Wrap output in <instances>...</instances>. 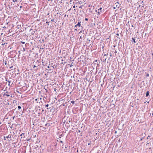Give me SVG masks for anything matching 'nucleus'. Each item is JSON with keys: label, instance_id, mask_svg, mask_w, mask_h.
<instances>
[{"label": "nucleus", "instance_id": "1", "mask_svg": "<svg viewBox=\"0 0 153 153\" xmlns=\"http://www.w3.org/2000/svg\"><path fill=\"white\" fill-rule=\"evenodd\" d=\"M10 18L11 19L10 20V27L11 29H10V41H11L13 39L11 38L12 37H14L15 39L17 37V34L16 33H12V30L13 29L15 30L14 27H16V25L17 22V21L16 20L15 17H14L12 19V17H11Z\"/></svg>", "mask_w": 153, "mask_h": 153}, {"label": "nucleus", "instance_id": "2", "mask_svg": "<svg viewBox=\"0 0 153 153\" xmlns=\"http://www.w3.org/2000/svg\"><path fill=\"white\" fill-rule=\"evenodd\" d=\"M14 42L12 43V44L13 45L14 44L15 46L13 47H10V50H10V57H11L12 56L14 57V56L16 54V43H14Z\"/></svg>", "mask_w": 153, "mask_h": 153}, {"label": "nucleus", "instance_id": "3", "mask_svg": "<svg viewBox=\"0 0 153 153\" xmlns=\"http://www.w3.org/2000/svg\"><path fill=\"white\" fill-rule=\"evenodd\" d=\"M17 138V136L15 134L13 130H10V141H16Z\"/></svg>", "mask_w": 153, "mask_h": 153}, {"label": "nucleus", "instance_id": "4", "mask_svg": "<svg viewBox=\"0 0 153 153\" xmlns=\"http://www.w3.org/2000/svg\"><path fill=\"white\" fill-rule=\"evenodd\" d=\"M16 102L17 101L16 100H12V99H10V102H12V104L13 103V104H12V105H14V107H12L11 108H10V109H12V110L10 111V114L11 113L13 114V110L15 109L16 108L15 107L17 106V104H15Z\"/></svg>", "mask_w": 153, "mask_h": 153}, {"label": "nucleus", "instance_id": "5", "mask_svg": "<svg viewBox=\"0 0 153 153\" xmlns=\"http://www.w3.org/2000/svg\"><path fill=\"white\" fill-rule=\"evenodd\" d=\"M16 78L15 77V79L14 78L11 77V76L10 77V84L12 83L11 85H10V87H14L15 86L16 84L15 83L16 81Z\"/></svg>", "mask_w": 153, "mask_h": 153}, {"label": "nucleus", "instance_id": "6", "mask_svg": "<svg viewBox=\"0 0 153 153\" xmlns=\"http://www.w3.org/2000/svg\"><path fill=\"white\" fill-rule=\"evenodd\" d=\"M15 70L16 69H10V74L11 75V77L13 78L14 79L16 76Z\"/></svg>", "mask_w": 153, "mask_h": 153}, {"label": "nucleus", "instance_id": "7", "mask_svg": "<svg viewBox=\"0 0 153 153\" xmlns=\"http://www.w3.org/2000/svg\"><path fill=\"white\" fill-rule=\"evenodd\" d=\"M81 22H78L77 24L75 25L74 26V27H75L76 28L78 29V30H79V27H81L82 28H83V27L82 26H81Z\"/></svg>", "mask_w": 153, "mask_h": 153}, {"label": "nucleus", "instance_id": "8", "mask_svg": "<svg viewBox=\"0 0 153 153\" xmlns=\"http://www.w3.org/2000/svg\"><path fill=\"white\" fill-rule=\"evenodd\" d=\"M26 150L25 148H21L19 150L18 153H25Z\"/></svg>", "mask_w": 153, "mask_h": 153}, {"label": "nucleus", "instance_id": "9", "mask_svg": "<svg viewBox=\"0 0 153 153\" xmlns=\"http://www.w3.org/2000/svg\"><path fill=\"white\" fill-rule=\"evenodd\" d=\"M16 69V66L14 65L11 66H10V69Z\"/></svg>", "mask_w": 153, "mask_h": 153}, {"label": "nucleus", "instance_id": "10", "mask_svg": "<svg viewBox=\"0 0 153 153\" xmlns=\"http://www.w3.org/2000/svg\"><path fill=\"white\" fill-rule=\"evenodd\" d=\"M12 152V153H16V150L14 149V150H13V149H10V153Z\"/></svg>", "mask_w": 153, "mask_h": 153}, {"label": "nucleus", "instance_id": "11", "mask_svg": "<svg viewBox=\"0 0 153 153\" xmlns=\"http://www.w3.org/2000/svg\"><path fill=\"white\" fill-rule=\"evenodd\" d=\"M15 143H16V141L15 142H14V143H12V146H11V148L10 149H12V148L15 147V146L14 145Z\"/></svg>", "mask_w": 153, "mask_h": 153}, {"label": "nucleus", "instance_id": "12", "mask_svg": "<svg viewBox=\"0 0 153 153\" xmlns=\"http://www.w3.org/2000/svg\"><path fill=\"white\" fill-rule=\"evenodd\" d=\"M149 95V91H147L146 94V97H147Z\"/></svg>", "mask_w": 153, "mask_h": 153}, {"label": "nucleus", "instance_id": "13", "mask_svg": "<svg viewBox=\"0 0 153 153\" xmlns=\"http://www.w3.org/2000/svg\"><path fill=\"white\" fill-rule=\"evenodd\" d=\"M51 22H55V23L56 22V19H53L51 20Z\"/></svg>", "mask_w": 153, "mask_h": 153}, {"label": "nucleus", "instance_id": "14", "mask_svg": "<svg viewBox=\"0 0 153 153\" xmlns=\"http://www.w3.org/2000/svg\"><path fill=\"white\" fill-rule=\"evenodd\" d=\"M131 41H132V42H134V43H135L136 42V41H135V39L134 38H133L132 39V40H131Z\"/></svg>", "mask_w": 153, "mask_h": 153}, {"label": "nucleus", "instance_id": "15", "mask_svg": "<svg viewBox=\"0 0 153 153\" xmlns=\"http://www.w3.org/2000/svg\"><path fill=\"white\" fill-rule=\"evenodd\" d=\"M14 62V60L13 58H11V59H10V62H13H13Z\"/></svg>", "mask_w": 153, "mask_h": 153}, {"label": "nucleus", "instance_id": "16", "mask_svg": "<svg viewBox=\"0 0 153 153\" xmlns=\"http://www.w3.org/2000/svg\"><path fill=\"white\" fill-rule=\"evenodd\" d=\"M63 135H64L62 134H60L59 136V138H61L63 136Z\"/></svg>", "mask_w": 153, "mask_h": 153}, {"label": "nucleus", "instance_id": "17", "mask_svg": "<svg viewBox=\"0 0 153 153\" xmlns=\"http://www.w3.org/2000/svg\"><path fill=\"white\" fill-rule=\"evenodd\" d=\"M39 65H38L37 66H36V65H34L33 67V68H35V67H37V66H38Z\"/></svg>", "mask_w": 153, "mask_h": 153}, {"label": "nucleus", "instance_id": "18", "mask_svg": "<svg viewBox=\"0 0 153 153\" xmlns=\"http://www.w3.org/2000/svg\"><path fill=\"white\" fill-rule=\"evenodd\" d=\"M112 7H113V8L114 9H115L116 7H116V6H115L114 5H113V6H112Z\"/></svg>", "mask_w": 153, "mask_h": 153}, {"label": "nucleus", "instance_id": "19", "mask_svg": "<svg viewBox=\"0 0 153 153\" xmlns=\"http://www.w3.org/2000/svg\"><path fill=\"white\" fill-rule=\"evenodd\" d=\"M71 102L72 103V104H75V101H71Z\"/></svg>", "mask_w": 153, "mask_h": 153}, {"label": "nucleus", "instance_id": "20", "mask_svg": "<svg viewBox=\"0 0 153 153\" xmlns=\"http://www.w3.org/2000/svg\"><path fill=\"white\" fill-rule=\"evenodd\" d=\"M35 31H33L32 32H31V34L32 35H33L34 34V33H35Z\"/></svg>", "mask_w": 153, "mask_h": 153}, {"label": "nucleus", "instance_id": "21", "mask_svg": "<svg viewBox=\"0 0 153 153\" xmlns=\"http://www.w3.org/2000/svg\"><path fill=\"white\" fill-rule=\"evenodd\" d=\"M14 94H13V95H12L11 94V95H10V97H12V98H13V97H14Z\"/></svg>", "mask_w": 153, "mask_h": 153}, {"label": "nucleus", "instance_id": "22", "mask_svg": "<svg viewBox=\"0 0 153 153\" xmlns=\"http://www.w3.org/2000/svg\"><path fill=\"white\" fill-rule=\"evenodd\" d=\"M21 108V106H18V108L19 109H20Z\"/></svg>", "mask_w": 153, "mask_h": 153}, {"label": "nucleus", "instance_id": "23", "mask_svg": "<svg viewBox=\"0 0 153 153\" xmlns=\"http://www.w3.org/2000/svg\"><path fill=\"white\" fill-rule=\"evenodd\" d=\"M18 0H10V1H13V2H15V1H17Z\"/></svg>", "mask_w": 153, "mask_h": 153}, {"label": "nucleus", "instance_id": "24", "mask_svg": "<svg viewBox=\"0 0 153 153\" xmlns=\"http://www.w3.org/2000/svg\"><path fill=\"white\" fill-rule=\"evenodd\" d=\"M149 76V74H146V77Z\"/></svg>", "mask_w": 153, "mask_h": 153}, {"label": "nucleus", "instance_id": "25", "mask_svg": "<svg viewBox=\"0 0 153 153\" xmlns=\"http://www.w3.org/2000/svg\"><path fill=\"white\" fill-rule=\"evenodd\" d=\"M102 9V7H100L99 8V9H98V10H100V11H102L101 10Z\"/></svg>", "mask_w": 153, "mask_h": 153}, {"label": "nucleus", "instance_id": "26", "mask_svg": "<svg viewBox=\"0 0 153 153\" xmlns=\"http://www.w3.org/2000/svg\"><path fill=\"white\" fill-rule=\"evenodd\" d=\"M45 106L46 107H48L49 106V105L48 104L45 105Z\"/></svg>", "mask_w": 153, "mask_h": 153}, {"label": "nucleus", "instance_id": "27", "mask_svg": "<svg viewBox=\"0 0 153 153\" xmlns=\"http://www.w3.org/2000/svg\"><path fill=\"white\" fill-rule=\"evenodd\" d=\"M12 105H11V106H10V108H11L12 107H13L14 105H12V104H13L12 103Z\"/></svg>", "mask_w": 153, "mask_h": 153}, {"label": "nucleus", "instance_id": "28", "mask_svg": "<svg viewBox=\"0 0 153 153\" xmlns=\"http://www.w3.org/2000/svg\"><path fill=\"white\" fill-rule=\"evenodd\" d=\"M100 12H101V11H100V12L98 11V12H97V13H98V14L99 15H100V13H101Z\"/></svg>", "mask_w": 153, "mask_h": 153}, {"label": "nucleus", "instance_id": "29", "mask_svg": "<svg viewBox=\"0 0 153 153\" xmlns=\"http://www.w3.org/2000/svg\"><path fill=\"white\" fill-rule=\"evenodd\" d=\"M22 51H25V48H23V50Z\"/></svg>", "mask_w": 153, "mask_h": 153}, {"label": "nucleus", "instance_id": "30", "mask_svg": "<svg viewBox=\"0 0 153 153\" xmlns=\"http://www.w3.org/2000/svg\"><path fill=\"white\" fill-rule=\"evenodd\" d=\"M85 20L86 21H88V19L87 18H85Z\"/></svg>", "mask_w": 153, "mask_h": 153}, {"label": "nucleus", "instance_id": "31", "mask_svg": "<svg viewBox=\"0 0 153 153\" xmlns=\"http://www.w3.org/2000/svg\"><path fill=\"white\" fill-rule=\"evenodd\" d=\"M21 43H22L23 44H25V42H22V41L21 42Z\"/></svg>", "mask_w": 153, "mask_h": 153}, {"label": "nucleus", "instance_id": "32", "mask_svg": "<svg viewBox=\"0 0 153 153\" xmlns=\"http://www.w3.org/2000/svg\"><path fill=\"white\" fill-rule=\"evenodd\" d=\"M90 142L89 143H88V145H91V141H90Z\"/></svg>", "mask_w": 153, "mask_h": 153}, {"label": "nucleus", "instance_id": "33", "mask_svg": "<svg viewBox=\"0 0 153 153\" xmlns=\"http://www.w3.org/2000/svg\"><path fill=\"white\" fill-rule=\"evenodd\" d=\"M119 6L118 5H117L116 6V7H119Z\"/></svg>", "mask_w": 153, "mask_h": 153}, {"label": "nucleus", "instance_id": "34", "mask_svg": "<svg viewBox=\"0 0 153 153\" xmlns=\"http://www.w3.org/2000/svg\"><path fill=\"white\" fill-rule=\"evenodd\" d=\"M143 137H142V138H140V141H141V140H143Z\"/></svg>", "mask_w": 153, "mask_h": 153}, {"label": "nucleus", "instance_id": "35", "mask_svg": "<svg viewBox=\"0 0 153 153\" xmlns=\"http://www.w3.org/2000/svg\"><path fill=\"white\" fill-rule=\"evenodd\" d=\"M68 122H69V123H70V122H71V120H70V119H69V120H68Z\"/></svg>", "mask_w": 153, "mask_h": 153}, {"label": "nucleus", "instance_id": "36", "mask_svg": "<svg viewBox=\"0 0 153 153\" xmlns=\"http://www.w3.org/2000/svg\"><path fill=\"white\" fill-rule=\"evenodd\" d=\"M24 134V133H22V134H21L20 135V136H22V135H23Z\"/></svg>", "mask_w": 153, "mask_h": 153}, {"label": "nucleus", "instance_id": "37", "mask_svg": "<svg viewBox=\"0 0 153 153\" xmlns=\"http://www.w3.org/2000/svg\"><path fill=\"white\" fill-rule=\"evenodd\" d=\"M60 142L62 143H63V142L62 141V140H60Z\"/></svg>", "mask_w": 153, "mask_h": 153}, {"label": "nucleus", "instance_id": "38", "mask_svg": "<svg viewBox=\"0 0 153 153\" xmlns=\"http://www.w3.org/2000/svg\"><path fill=\"white\" fill-rule=\"evenodd\" d=\"M31 30H33V29L31 28L30 30V32Z\"/></svg>", "mask_w": 153, "mask_h": 153}, {"label": "nucleus", "instance_id": "39", "mask_svg": "<svg viewBox=\"0 0 153 153\" xmlns=\"http://www.w3.org/2000/svg\"><path fill=\"white\" fill-rule=\"evenodd\" d=\"M150 137V136L149 135L147 137V139H148Z\"/></svg>", "mask_w": 153, "mask_h": 153}, {"label": "nucleus", "instance_id": "40", "mask_svg": "<svg viewBox=\"0 0 153 153\" xmlns=\"http://www.w3.org/2000/svg\"><path fill=\"white\" fill-rule=\"evenodd\" d=\"M82 6H80L79 8H82Z\"/></svg>", "mask_w": 153, "mask_h": 153}, {"label": "nucleus", "instance_id": "41", "mask_svg": "<svg viewBox=\"0 0 153 153\" xmlns=\"http://www.w3.org/2000/svg\"><path fill=\"white\" fill-rule=\"evenodd\" d=\"M119 33H117V34H116V35L117 36H119Z\"/></svg>", "mask_w": 153, "mask_h": 153}, {"label": "nucleus", "instance_id": "42", "mask_svg": "<svg viewBox=\"0 0 153 153\" xmlns=\"http://www.w3.org/2000/svg\"><path fill=\"white\" fill-rule=\"evenodd\" d=\"M12 117H13V119H14V118H15V116H13Z\"/></svg>", "mask_w": 153, "mask_h": 153}, {"label": "nucleus", "instance_id": "43", "mask_svg": "<svg viewBox=\"0 0 153 153\" xmlns=\"http://www.w3.org/2000/svg\"><path fill=\"white\" fill-rule=\"evenodd\" d=\"M116 3H118L119 4V2L118 1L116 3H115V4H116Z\"/></svg>", "mask_w": 153, "mask_h": 153}, {"label": "nucleus", "instance_id": "44", "mask_svg": "<svg viewBox=\"0 0 153 153\" xmlns=\"http://www.w3.org/2000/svg\"><path fill=\"white\" fill-rule=\"evenodd\" d=\"M73 8H75V5H74L73 6Z\"/></svg>", "mask_w": 153, "mask_h": 153}, {"label": "nucleus", "instance_id": "45", "mask_svg": "<svg viewBox=\"0 0 153 153\" xmlns=\"http://www.w3.org/2000/svg\"><path fill=\"white\" fill-rule=\"evenodd\" d=\"M37 100H38V99H35V100L36 101H37Z\"/></svg>", "mask_w": 153, "mask_h": 153}, {"label": "nucleus", "instance_id": "46", "mask_svg": "<svg viewBox=\"0 0 153 153\" xmlns=\"http://www.w3.org/2000/svg\"><path fill=\"white\" fill-rule=\"evenodd\" d=\"M14 88H12L11 89H12V90L13 91Z\"/></svg>", "mask_w": 153, "mask_h": 153}, {"label": "nucleus", "instance_id": "47", "mask_svg": "<svg viewBox=\"0 0 153 153\" xmlns=\"http://www.w3.org/2000/svg\"><path fill=\"white\" fill-rule=\"evenodd\" d=\"M9 82L8 85H10V82Z\"/></svg>", "mask_w": 153, "mask_h": 153}, {"label": "nucleus", "instance_id": "48", "mask_svg": "<svg viewBox=\"0 0 153 153\" xmlns=\"http://www.w3.org/2000/svg\"><path fill=\"white\" fill-rule=\"evenodd\" d=\"M8 137H9V136H7V137H6V138H8Z\"/></svg>", "mask_w": 153, "mask_h": 153}, {"label": "nucleus", "instance_id": "49", "mask_svg": "<svg viewBox=\"0 0 153 153\" xmlns=\"http://www.w3.org/2000/svg\"><path fill=\"white\" fill-rule=\"evenodd\" d=\"M50 108V107L49 108H47V109H48L49 108Z\"/></svg>", "mask_w": 153, "mask_h": 153}, {"label": "nucleus", "instance_id": "50", "mask_svg": "<svg viewBox=\"0 0 153 153\" xmlns=\"http://www.w3.org/2000/svg\"><path fill=\"white\" fill-rule=\"evenodd\" d=\"M152 115L153 116V111L152 113Z\"/></svg>", "mask_w": 153, "mask_h": 153}, {"label": "nucleus", "instance_id": "51", "mask_svg": "<svg viewBox=\"0 0 153 153\" xmlns=\"http://www.w3.org/2000/svg\"><path fill=\"white\" fill-rule=\"evenodd\" d=\"M106 56V55L105 54H104V56Z\"/></svg>", "mask_w": 153, "mask_h": 153}, {"label": "nucleus", "instance_id": "52", "mask_svg": "<svg viewBox=\"0 0 153 153\" xmlns=\"http://www.w3.org/2000/svg\"><path fill=\"white\" fill-rule=\"evenodd\" d=\"M97 60H96L95 61V62H97Z\"/></svg>", "mask_w": 153, "mask_h": 153}, {"label": "nucleus", "instance_id": "53", "mask_svg": "<svg viewBox=\"0 0 153 153\" xmlns=\"http://www.w3.org/2000/svg\"><path fill=\"white\" fill-rule=\"evenodd\" d=\"M152 56H153V53H152Z\"/></svg>", "mask_w": 153, "mask_h": 153}, {"label": "nucleus", "instance_id": "54", "mask_svg": "<svg viewBox=\"0 0 153 153\" xmlns=\"http://www.w3.org/2000/svg\"><path fill=\"white\" fill-rule=\"evenodd\" d=\"M79 131V132H80V130H79V131Z\"/></svg>", "mask_w": 153, "mask_h": 153}, {"label": "nucleus", "instance_id": "55", "mask_svg": "<svg viewBox=\"0 0 153 153\" xmlns=\"http://www.w3.org/2000/svg\"><path fill=\"white\" fill-rule=\"evenodd\" d=\"M75 30H77V29H75Z\"/></svg>", "mask_w": 153, "mask_h": 153}, {"label": "nucleus", "instance_id": "56", "mask_svg": "<svg viewBox=\"0 0 153 153\" xmlns=\"http://www.w3.org/2000/svg\"><path fill=\"white\" fill-rule=\"evenodd\" d=\"M10 128H12V127H11V126H10Z\"/></svg>", "mask_w": 153, "mask_h": 153}, {"label": "nucleus", "instance_id": "57", "mask_svg": "<svg viewBox=\"0 0 153 153\" xmlns=\"http://www.w3.org/2000/svg\"><path fill=\"white\" fill-rule=\"evenodd\" d=\"M109 39V38H107V39Z\"/></svg>", "mask_w": 153, "mask_h": 153}, {"label": "nucleus", "instance_id": "58", "mask_svg": "<svg viewBox=\"0 0 153 153\" xmlns=\"http://www.w3.org/2000/svg\"><path fill=\"white\" fill-rule=\"evenodd\" d=\"M109 39V38H107V39Z\"/></svg>", "mask_w": 153, "mask_h": 153}, {"label": "nucleus", "instance_id": "59", "mask_svg": "<svg viewBox=\"0 0 153 153\" xmlns=\"http://www.w3.org/2000/svg\"><path fill=\"white\" fill-rule=\"evenodd\" d=\"M149 103V101H148V102H147V103Z\"/></svg>", "mask_w": 153, "mask_h": 153}, {"label": "nucleus", "instance_id": "60", "mask_svg": "<svg viewBox=\"0 0 153 153\" xmlns=\"http://www.w3.org/2000/svg\"><path fill=\"white\" fill-rule=\"evenodd\" d=\"M7 103L8 105L9 104V102H8Z\"/></svg>", "mask_w": 153, "mask_h": 153}, {"label": "nucleus", "instance_id": "61", "mask_svg": "<svg viewBox=\"0 0 153 153\" xmlns=\"http://www.w3.org/2000/svg\"><path fill=\"white\" fill-rule=\"evenodd\" d=\"M148 144H149V143H147V144H146V145H148Z\"/></svg>", "mask_w": 153, "mask_h": 153}, {"label": "nucleus", "instance_id": "62", "mask_svg": "<svg viewBox=\"0 0 153 153\" xmlns=\"http://www.w3.org/2000/svg\"><path fill=\"white\" fill-rule=\"evenodd\" d=\"M148 144H149V143H147V144H146V145H148Z\"/></svg>", "mask_w": 153, "mask_h": 153}, {"label": "nucleus", "instance_id": "63", "mask_svg": "<svg viewBox=\"0 0 153 153\" xmlns=\"http://www.w3.org/2000/svg\"><path fill=\"white\" fill-rule=\"evenodd\" d=\"M48 68H49V66H48Z\"/></svg>", "mask_w": 153, "mask_h": 153}, {"label": "nucleus", "instance_id": "64", "mask_svg": "<svg viewBox=\"0 0 153 153\" xmlns=\"http://www.w3.org/2000/svg\"><path fill=\"white\" fill-rule=\"evenodd\" d=\"M80 38H82V37H81V36H80Z\"/></svg>", "mask_w": 153, "mask_h": 153}]
</instances>
